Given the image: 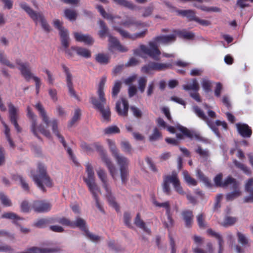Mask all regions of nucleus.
I'll list each match as a JSON object with an SVG mask.
<instances>
[{
    "label": "nucleus",
    "mask_w": 253,
    "mask_h": 253,
    "mask_svg": "<svg viewBox=\"0 0 253 253\" xmlns=\"http://www.w3.org/2000/svg\"><path fill=\"white\" fill-rule=\"evenodd\" d=\"M61 67L63 70V72L66 75V82L67 86L68 89V92L70 95L76 98L77 100L79 99V96L76 94V92L74 88L73 83V76L70 73L69 69L65 65L62 64Z\"/></svg>",
    "instance_id": "ddd939ff"
},
{
    "label": "nucleus",
    "mask_w": 253,
    "mask_h": 253,
    "mask_svg": "<svg viewBox=\"0 0 253 253\" xmlns=\"http://www.w3.org/2000/svg\"><path fill=\"white\" fill-rule=\"evenodd\" d=\"M182 216L185 222V225L187 228L191 227L193 223V213L189 210L184 211L182 212Z\"/></svg>",
    "instance_id": "c85d7f7f"
},
{
    "label": "nucleus",
    "mask_w": 253,
    "mask_h": 253,
    "mask_svg": "<svg viewBox=\"0 0 253 253\" xmlns=\"http://www.w3.org/2000/svg\"><path fill=\"white\" fill-rule=\"evenodd\" d=\"M183 88L185 90H192L195 92H197L200 89V86L196 79H194L192 80V84L183 85Z\"/></svg>",
    "instance_id": "37998d69"
},
{
    "label": "nucleus",
    "mask_w": 253,
    "mask_h": 253,
    "mask_svg": "<svg viewBox=\"0 0 253 253\" xmlns=\"http://www.w3.org/2000/svg\"><path fill=\"white\" fill-rule=\"evenodd\" d=\"M0 63L4 64L11 69L15 68V65L11 63L7 59L6 55L3 52H0Z\"/></svg>",
    "instance_id": "de8ad7c7"
},
{
    "label": "nucleus",
    "mask_w": 253,
    "mask_h": 253,
    "mask_svg": "<svg viewBox=\"0 0 253 253\" xmlns=\"http://www.w3.org/2000/svg\"><path fill=\"white\" fill-rule=\"evenodd\" d=\"M202 87L206 92H209L211 91V82L208 80L203 79L202 82Z\"/></svg>",
    "instance_id": "338daca9"
},
{
    "label": "nucleus",
    "mask_w": 253,
    "mask_h": 253,
    "mask_svg": "<svg viewBox=\"0 0 253 253\" xmlns=\"http://www.w3.org/2000/svg\"><path fill=\"white\" fill-rule=\"evenodd\" d=\"M120 25L127 28H129L132 26L136 27L139 26L144 27L145 26L144 23L140 21H137L133 17H128L126 21L121 22Z\"/></svg>",
    "instance_id": "bb28decb"
},
{
    "label": "nucleus",
    "mask_w": 253,
    "mask_h": 253,
    "mask_svg": "<svg viewBox=\"0 0 253 253\" xmlns=\"http://www.w3.org/2000/svg\"><path fill=\"white\" fill-rule=\"evenodd\" d=\"M95 59L101 64H107L109 62V57L104 54L99 53L96 55Z\"/></svg>",
    "instance_id": "3c124183"
},
{
    "label": "nucleus",
    "mask_w": 253,
    "mask_h": 253,
    "mask_svg": "<svg viewBox=\"0 0 253 253\" xmlns=\"http://www.w3.org/2000/svg\"><path fill=\"white\" fill-rule=\"evenodd\" d=\"M117 4L126 7L130 10H135L137 6L127 0H113Z\"/></svg>",
    "instance_id": "c9c22d12"
},
{
    "label": "nucleus",
    "mask_w": 253,
    "mask_h": 253,
    "mask_svg": "<svg viewBox=\"0 0 253 253\" xmlns=\"http://www.w3.org/2000/svg\"><path fill=\"white\" fill-rule=\"evenodd\" d=\"M237 221V218L235 217L226 216L224 218V221L221 225L224 227L232 226Z\"/></svg>",
    "instance_id": "4d7b16f0"
},
{
    "label": "nucleus",
    "mask_w": 253,
    "mask_h": 253,
    "mask_svg": "<svg viewBox=\"0 0 253 253\" xmlns=\"http://www.w3.org/2000/svg\"><path fill=\"white\" fill-rule=\"evenodd\" d=\"M65 16L70 21L75 20L77 16V13L75 10L69 8L64 10Z\"/></svg>",
    "instance_id": "09e8293b"
},
{
    "label": "nucleus",
    "mask_w": 253,
    "mask_h": 253,
    "mask_svg": "<svg viewBox=\"0 0 253 253\" xmlns=\"http://www.w3.org/2000/svg\"><path fill=\"white\" fill-rule=\"evenodd\" d=\"M178 14L182 16L186 17L189 21H195L197 18L195 12L192 10H182L178 11Z\"/></svg>",
    "instance_id": "e433bc0d"
},
{
    "label": "nucleus",
    "mask_w": 253,
    "mask_h": 253,
    "mask_svg": "<svg viewBox=\"0 0 253 253\" xmlns=\"http://www.w3.org/2000/svg\"><path fill=\"white\" fill-rule=\"evenodd\" d=\"M207 232L209 235L216 238L218 240L219 250L223 249V241L221 235L219 233L213 231L211 229H209L207 230Z\"/></svg>",
    "instance_id": "a19ab883"
},
{
    "label": "nucleus",
    "mask_w": 253,
    "mask_h": 253,
    "mask_svg": "<svg viewBox=\"0 0 253 253\" xmlns=\"http://www.w3.org/2000/svg\"><path fill=\"white\" fill-rule=\"evenodd\" d=\"M27 115L30 119L31 122L30 130L32 133L39 139H41V137L38 134V132H41L44 136L48 138H50L51 135L49 130L45 128L42 124H37V119L36 115L33 113L30 107L27 108Z\"/></svg>",
    "instance_id": "20e7f679"
},
{
    "label": "nucleus",
    "mask_w": 253,
    "mask_h": 253,
    "mask_svg": "<svg viewBox=\"0 0 253 253\" xmlns=\"http://www.w3.org/2000/svg\"><path fill=\"white\" fill-rule=\"evenodd\" d=\"M238 237V242L240 243L244 247H249L250 246L249 243V239L246 237V236L240 232H238L237 233Z\"/></svg>",
    "instance_id": "79ce46f5"
},
{
    "label": "nucleus",
    "mask_w": 253,
    "mask_h": 253,
    "mask_svg": "<svg viewBox=\"0 0 253 253\" xmlns=\"http://www.w3.org/2000/svg\"><path fill=\"white\" fill-rule=\"evenodd\" d=\"M74 36L77 42H83L86 45H92L94 42L93 39L89 35L75 32Z\"/></svg>",
    "instance_id": "5701e85b"
},
{
    "label": "nucleus",
    "mask_w": 253,
    "mask_h": 253,
    "mask_svg": "<svg viewBox=\"0 0 253 253\" xmlns=\"http://www.w3.org/2000/svg\"><path fill=\"white\" fill-rule=\"evenodd\" d=\"M1 218L14 220V221H17L18 220L20 219V217H19L17 214L12 212L3 213L1 215Z\"/></svg>",
    "instance_id": "680f3d73"
},
{
    "label": "nucleus",
    "mask_w": 253,
    "mask_h": 253,
    "mask_svg": "<svg viewBox=\"0 0 253 253\" xmlns=\"http://www.w3.org/2000/svg\"><path fill=\"white\" fill-rule=\"evenodd\" d=\"M153 203L156 206L159 207H163L166 210V214L168 216V219L169 220V223L168 224L167 223L165 222L164 224L166 227L169 228L170 225H171L172 221L170 215V207L169 202L166 201L164 203H159L157 201H154Z\"/></svg>",
    "instance_id": "4be33fe9"
},
{
    "label": "nucleus",
    "mask_w": 253,
    "mask_h": 253,
    "mask_svg": "<svg viewBox=\"0 0 253 253\" xmlns=\"http://www.w3.org/2000/svg\"><path fill=\"white\" fill-rule=\"evenodd\" d=\"M113 158L119 166L122 182L126 183L128 180L129 160L120 153L114 156Z\"/></svg>",
    "instance_id": "0eeeda50"
},
{
    "label": "nucleus",
    "mask_w": 253,
    "mask_h": 253,
    "mask_svg": "<svg viewBox=\"0 0 253 253\" xmlns=\"http://www.w3.org/2000/svg\"><path fill=\"white\" fill-rule=\"evenodd\" d=\"M104 132L105 134L110 135L119 133L120 132V130L116 126H112L105 128Z\"/></svg>",
    "instance_id": "052dcab7"
},
{
    "label": "nucleus",
    "mask_w": 253,
    "mask_h": 253,
    "mask_svg": "<svg viewBox=\"0 0 253 253\" xmlns=\"http://www.w3.org/2000/svg\"><path fill=\"white\" fill-rule=\"evenodd\" d=\"M96 8L103 18L111 20H113L115 19L114 16H113L110 14L107 13L102 5H97Z\"/></svg>",
    "instance_id": "603ef678"
},
{
    "label": "nucleus",
    "mask_w": 253,
    "mask_h": 253,
    "mask_svg": "<svg viewBox=\"0 0 253 253\" xmlns=\"http://www.w3.org/2000/svg\"><path fill=\"white\" fill-rule=\"evenodd\" d=\"M176 34L174 33V34L169 35H163L156 37L154 38L155 41L156 43L157 42H161L162 43L167 44L171 42H173L176 40Z\"/></svg>",
    "instance_id": "cd10ccee"
},
{
    "label": "nucleus",
    "mask_w": 253,
    "mask_h": 253,
    "mask_svg": "<svg viewBox=\"0 0 253 253\" xmlns=\"http://www.w3.org/2000/svg\"><path fill=\"white\" fill-rule=\"evenodd\" d=\"M172 66V65L170 63L150 62L142 67L141 71L143 73L150 74L152 71H164L171 68Z\"/></svg>",
    "instance_id": "9d476101"
},
{
    "label": "nucleus",
    "mask_w": 253,
    "mask_h": 253,
    "mask_svg": "<svg viewBox=\"0 0 253 253\" xmlns=\"http://www.w3.org/2000/svg\"><path fill=\"white\" fill-rule=\"evenodd\" d=\"M32 208L37 212H45L51 209V206L44 201H36L32 204Z\"/></svg>",
    "instance_id": "f3484780"
},
{
    "label": "nucleus",
    "mask_w": 253,
    "mask_h": 253,
    "mask_svg": "<svg viewBox=\"0 0 253 253\" xmlns=\"http://www.w3.org/2000/svg\"><path fill=\"white\" fill-rule=\"evenodd\" d=\"M90 192L92 194L93 198L95 201L96 206L101 211H103V208L101 205L99 203L98 197L97 196V193L100 192V189H99V190H93Z\"/></svg>",
    "instance_id": "e2e57ef3"
},
{
    "label": "nucleus",
    "mask_w": 253,
    "mask_h": 253,
    "mask_svg": "<svg viewBox=\"0 0 253 253\" xmlns=\"http://www.w3.org/2000/svg\"><path fill=\"white\" fill-rule=\"evenodd\" d=\"M193 111L198 117H199L200 119H202L206 122L209 120V119L206 116L204 111L202 109H201L198 106H194L193 107Z\"/></svg>",
    "instance_id": "864d4df0"
},
{
    "label": "nucleus",
    "mask_w": 253,
    "mask_h": 253,
    "mask_svg": "<svg viewBox=\"0 0 253 253\" xmlns=\"http://www.w3.org/2000/svg\"><path fill=\"white\" fill-rule=\"evenodd\" d=\"M179 180L177 174L175 171H172L171 175H165L164 177L162 183V189L164 193L167 195H170L171 189L169 183H171L173 186Z\"/></svg>",
    "instance_id": "f8f14e48"
},
{
    "label": "nucleus",
    "mask_w": 253,
    "mask_h": 253,
    "mask_svg": "<svg viewBox=\"0 0 253 253\" xmlns=\"http://www.w3.org/2000/svg\"><path fill=\"white\" fill-rule=\"evenodd\" d=\"M61 43L62 45L61 49L65 52V54L69 57H73L74 56L73 52L75 51L72 49V47L71 48H69V46L70 44L71 40L70 37L66 38L63 37L62 40H60Z\"/></svg>",
    "instance_id": "b1692460"
},
{
    "label": "nucleus",
    "mask_w": 253,
    "mask_h": 253,
    "mask_svg": "<svg viewBox=\"0 0 253 253\" xmlns=\"http://www.w3.org/2000/svg\"><path fill=\"white\" fill-rule=\"evenodd\" d=\"M147 79L145 77H142L138 80V88L141 93L144 92L147 84Z\"/></svg>",
    "instance_id": "5fc2aeb1"
},
{
    "label": "nucleus",
    "mask_w": 253,
    "mask_h": 253,
    "mask_svg": "<svg viewBox=\"0 0 253 253\" xmlns=\"http://www.w3.org/2000/svg\"><path fill=\"white\" fill-rule=\"evenodd\" d=\"M173 33H175L176 36L186 40H192L195 37L194 33L188 32L186 30H174Z\"/></svg>",
    "instance_id": "7c9ffc66"
},
{
    "label": "nucleus",
    "mask_w": 253,
    "mask_h": 253,
    "mask_svg": "<svg viewBox=\"0 0 253 253\" xmlns=\"http://www.w3.org/2000/svg\"><path fill=\"white\" fill-rule=\"evenodd\" d=\"M7 105L8 107L9 118L10 122L13 125L17 132H21L22 128L17 122L19 118V108L15 106L11 102H7Z\"/></svg>",
    "instance_id": "9b49d317"
},
{
    "label": "nucleus",
    "mask_w": 253,
    "mask_h": 253,
    "mask_svg": "<svg viewBox=\"0 0 253 253\" xmlns=\"http://www.w3.org/2000/svg\"><path fill=\"white\" fill-rule=\"evenodd\" d=\"M22 76L27 80H29L33 76L29 69V64L26 62L25 65H22V67H19Z\"/></svg>",
    "instance_id": "4c0bfd02"
},
{
    "label": "nucleus",
    "mask_w": 253,
    "mask_h": 253,
    "mask_svg": "<svg viewBox=\"0 0 253 253\" xmlns=\"http://www.w3.org/2000/svg\"><path fill=\"white\" fill-rule=\"evenodd\" d=\"M106 82V77H102L98 84L97 88V95L98 98L94 97L90 98L91 103L94 108L99 111L102 115V118L107 121H109L111 112L108 106L106 105V99L105 97L104 88Z\"/></svg>",
    "instance_id": "f257e3e1"
},
{
    "label": "nucleus",
    "mask_w": 253,
    "mask_h": 253,
    "mask_svg": "<svg viewBox=\"0 0 253 253\" xmlns=\"http://www.w3.org/2000/svg\"><path fill=\"white\" fill-rule=\"evenodd\" d=\"M161 137V132L157 127H155L153 130L152 134L149 136V140L150 141H154L158 140Z\"/></svg>",
    "instance_id": "69168bd1"
},
{
    "label": "nucleus",
    "mask_w": 253,
    "mask_h": 253,
    "mask_svg": "<svg viewBox=\"0 0 253 253\" xmlns=\"http://www.w3.org/2000/svg\"><path fill=\"white\" fill-rule=\"evenodd\" d=\"M71 227L79 228L84 232L87 229L85 221L84 219L79 217H77L75 221H72Z\"/></svg>",
    "instance_id": "72a5a7b5"
},
{
    "label": "nucleus",
    "mask_w": 253,
    "mask_h": 253,
    "mask_svg": "<svg viewBox=\"0 0 253 253\" xmlns=\"http://www.w3.org/2000/svg\"><path fill=\"white\" fill-rule=\"evenodd\" d=\"M54 26L59 31L60 40H62L63 37H69V33L67 29L62 26V23L58 19H56L53 22Z\"/></svg>",
    "instance_id": "c756f323"
},
{
    "label": "nucleus",
    "mask_w": 253,
    "mask_h": 253,
    "mask_svg": "<svg viewBox=\"0 0 253 253\" xmlns=\"http://www.w3.org/2000/svg\"><path fill=\"white\" fill-rule=\"evenodd\" d=\"M1 122H2V124L3 125V126H4V129H5V130H4V134L5 135L6 139L8 141L10 147L13 148V147H14L15 145H14L12 140L11 139V138L10 137V128H9L8 126L3 121H2Z\"/></svg>",
    "instance_id": "49530a36"
},
{
    "label": "nucleus",
    "mask_w": 253,
    "mask_h": 253,
    "mask_svg": "<svg viewBox=\"0 0 253 253\" xmlns=\"http://www.w3.org/2000/svg\"><path fill=\"white\" fill-rule=\"evenodd\" d=\"M20 6L36 23L38 21L40 22L42 28L45 31L47 32L50 31V26L42 13L36 12L25 2L21 3Z\"/></svg>",
    "instance_id": "423d86ee"
},
{
    "label": "nucleus",
    "mask_w": 253,
    "mask_h": 253,
    "mask_svg": "<svg viewBox=\"0 0 253 253\" xmlns=\"http://www.w3.org/2000/svg\"><path fill=\"white\" fill-rule=\"evenodd\" d=\"M245 191L250 194L249 196L244 198L245 203L253 202V177L249 179L246 183Z\"/></svg>",
    "instance_id": "393cba45"
},
{
    "label": "nucleus",
    "mask_w": 253,
    "mask_h": 253,
    "mask_svg": "<svg viewBox=\"0 0 253 253\" xmlns=\"http://www.w3.org/2000/svg\"><path fill=\"white\" fill-rule=\"evenodd\" d=\"M148 44L149 47H147L144 44L140 45L139 49L137 48L134 50V54L136 55L140 56V51H142L154 60H159L161 52L158 48L157 43L151 41L149 42Z\"/></svg>",
    "instance_id": "39448f33"
},
{
    "label": "nucleus",
    "mask_w": 253,
    "mask_h": 253,
    "mask_svg": "<svg viewBox=\"0 0 253 253\" xmlns=\"http://www.w3.org/2000/svg\"><path fill=\"white\" fill-rule=\"evenodd\" d=\"M72 49L75 50L78 55L83 57L88 58L91 56L90 51L86 48L78 46H72Z\"/></svg>",
    "instance_id": "473e14b6"
},
{
    "label": "nucleus",
    "mask_w": 253,
    "mask_h": 253,
    "mask_svg": "<svg viewBox=\"0 0 253 253\" xmlns=\"http://www.w3.org/2000/svg\"><path fill=\"white\" fill-rule=\"evenodd\" d=\"M98 23L100 28V30L98 31L99 37L101 38H104L105 36L108 37V35L110 34L109 33V29L105 23L103 21L99 20Z\"/></svg>",
    "instance_id": "f704fd0d"
},
{
    "label": "nucleus",
    "mask_w": 253,
    "mask_h": 253,
    "mask_svg": "<svg viewBox=\"0 0 253 253\" xmlns=\"http://www.w3.org/2000/svg\"><path fill=\"white\" fill-rule=\"evenodd\" d=\"M198 224L200 228H206L207 227L205 220V217L203 213H200L197 216Z\"/></svg>",
    "instance_id": "0e129e2a"
},
{
    "label": "nucleus",
    "mask_w": 253,
    "mask_h": 253,
    "mask_svg": "<svg viewBox=\"0 0 253 253\" xmlns=\"http://www.w3.org/2000/svg\"><path fill=\"white\" fill-rule=\"evenodd\" d=\"M38 174L31 173V177L37 186L43 192L45 191L44 185L48 187L52 186L51 179L47 173V169L43 164H39L38 166Z\"/></svg>",
    "instance_id": "7ed1b4c3"
},
{
    "label": "nucleus",
    "mask_w": 253,
    "mask_h": 253,
    "mask_svg": "<svg viewBox=\"0 0 253 253\" xmlns=\"http://www.w3.org/2000/svg\"><path fill=\"white\" fill-rule=\"evenodd\" d=\"M233 163L237 168L242 170L246 174L250 175L251 174L250 169L244 164L240 163L236 160L233 161Z\"/></svg>",
    "instance_id": "c03bdc74"
},
{
    "label": "nucleus",
    "mask_w": 253,
    "mask_h": 253,
    "mask_svg": "<svg viewBox=\"0 0 253 253\" xmlns=\"http://www.w3.org/2000/svg\"><path fill=\"white\" fill-rule=\"evenodd\" d=\"M196 176L197 177L203 182L206 186L208 187H211L212 184L209 178L206 177L203 172L199 169L196 170Z\"/></svg>",
    "instance_id": "58836bf2"
},
{
    "label": "nucleus",
    "mask_w": 253,
    "mask_h": 253,
    "mask_svg": "<svg viewBox=\"0 0 253 253\" xmlns=\"http://www.w3.org/2000/svg\"><path fill=\"white\" fill-rule=\"evenodd\" d=\"M101 159L106 165L113 179L116 181L117 180V169L112 163L110 159L105 153L103 152L101 154Z\"/></svg>",
    "instance_id": "dca6fc26"
},
{
    "label": "nucleus",
    "mask_w": 253,
    "mask_h": 253,
    "mask_svg": "<svg viewBox=\"0 0 253 253\" xmlns=\"http://www.w3.org/2000/svg\"><path fill=\"white\" fill-rule=\"evenodd\" d=\"M222 177L223 175L221 173L214 177L213 181L216 186L226 188L231 184H233L234 187L237 186V184L235 178L231 176H228L222 181Z\"/></svg>",
    "instance_id": "4468645a"
},
{
    "label": "nucleus",
    "mask_w": 253,
    "mask_h": 253,
    "mask_svg": "<svg viewBox=\"0 0 253 253\" xmlns=\"http://www.w3.org/2000/svg\"><path fill=\"white\" fill-rule=\"evenodd\" d=\"M236 183L237 185L235 187H234L233 184H230L231 188L233 189L234 191L227 194L226 199L227 201H232L241 195L242 192L239 188L240 183L237 180Z\"/></svg>",
    "instance_id": "a878e982"
},
{
    "label": "nucleus",
    "mask_w": 253,
    "mask_h": 253,
    "mask_svg": "<svg viewBox=\"0 0 253 253\" xmlns=\"http://www.w3.org/2000/svg\"><path fill=\"white\" fill-rule=\"evenodd\" d=\"M107 142L113 157L120 153L118 150L117 149L115 142L114 141L111 139H107Z\"/></svg>",
    "instance_id": "13d9d810"
},
{
    "label": "nucleus",
    "mask_w": 253,
    "mask_h": 253,
    "mask_svg": "<svg viewBox=\"0 0 253 253\" xmlns=\"http://www.w3.org/2000/svg\"><path fill=\"white\" fill-rule=\"evenodd\" d=\"M97 174L101 180L103 188L106 191V197L109 204L116 209L118 208V205L115 201L114 198L112 196L111 193V189L108 181L107 173L104 169L99 168L96 170Z\"/></svg>",
    "instance_id": "6e6552de"
},
{
    "label": "nucleus",
    "mask_w": 253,
    "mask_h": 253,
    "mask_svg": "<svg viewBox=\"0 0 253 253\" xmlns=\"http://www.w3.org/2000/svg\"><path fill=\"white\" fill-rule=\"evenodd\" d=\"M135 225L139 228L142 229L145 232L150 234L151 230L146 226L145 223L140 218V215L138 213L134 221Z\"/></svg>",
    "instance_id": "2f4dec72"
},
{
    "label": "nucleus",
    "mask_w": 253,
    "mask_h": 253,
    "mask_svg": "<svg viewBox=\"0 0 253 253\" xmlns=\"http://www.w3.org/2000/svg\"><path fill=\"white\" fill-rule=\"evenodd\" d=\"M128 103L124 98H121V101H118L116 105V110L119 115L126 116L128 113Z\"/></svg>",
    "instance_id": "aec40b11"
},
{
    "label": "nucleus",
    "mask_w": 253,
    "mask_h": 253,
    "mask_svg": "<svg viewBox=\"0 0 253 253\" xmlns=\"http://www.w3.org/2000/svg\"><path fill=\"white\" fill-rule=\"evenodd\" d=\"M35 108L38 111L39 115L42 118V122L47 126H50L52 128V132L59 139L60 142L62 144L64 147H66V143L64 138L61 135L58 129V122L56 119H52L49 121V118L46 114L45 110L43 106L40 102L37 103L35 105Z\"/></svg>",
    "instance_id": "f03ea898"
},
{
    "label": "nucleus",
    "mask_w": 253,
    "mask_h": 253,
    "mask_svg": "<svg viewBox=\"0 0 253 253\" xmlns=\"http://www.w3.org/2000/svg\"><path fill=\"white\" fill-rule=\"evenodd\" d=\"M84 235L86 238L92 242H97L101 239V237L90 232L87 228L84 230Z\"/></svg>",
    "instance_id": "bf43d9fd"
},
{
    "label": "nucleus",
    "mask_w": 253,
    "mask_h": 253,
    "mask_svg": "<svg viewBox=\"0 0 253 253\" xmlns=\"http://www.w3.org/2000/svg\"><path fill=\"white\" fill-rule=\"evenodd\" d=\"M85 171L87 173V177H84L83 179L88 186L89 191L99 190L100 188L95 182V176L93 168L89 163L85 165Z\"/></svg>",
    "instance_id": "1a4fd4ad"
},
{
    "label": "nucleus",
    "mask_w": 253,
    "mask_h": 253,
    "mask_svg": "<svg viewBox=\"0 0 253 253\" xmlns=\"http://www.w3.org/2000/svg\"><path fill=\"white\" fill-rule=\"evenodd\" d=\"M113 28V29L118 32L122 37L131 39V35H130L127 31L117 26H114Z\"/></svg>",
    "instance_id": "6e6d98bb"
},
{
    "label": "nucleus",
    "mask_w": 253,
    "mask_h": 253,
    "mask_svg": "<svg viewBox=\"0 0 253 253\" xmlns=\"http://www.w3.org/2000/svg\"><path fill=\"white\" fill-rule=\"evenodd\" d=\"M0 200L2 204L5 207H10L12 205L10 200L2 193L0 194Z\"/></svg>",
    "instance_id": "774afa93"
},
{
    "label": "nucleus",
    "mask_w": 253,
    "mask_h": 253,
    "mask_svg": "<svg viewBox=\"0 0 253 253\" xmlns=\"http://www.w3.org/2000/svg\"><path fill=\"white\" fill-rule=\"evenodd\" d=\"M236 127L238 133L244 138H250L252 134L251 127L245 123L236 124Z\"/></svg>",
    "instance_id": "6ab92c4d"
},
{
    "label": "nucleus",
    "mask_w": 253,
    "mask_h": 253,
    "mask_svg": "<svg viewBox=\"0 0 253 253\" xmlns=\"http://www.w3.org/2000/svg\"><path fill=\"white\" fill-rule=\"evenodd\" d=\"M122 86V83L120 81H116L112 89V96L116 98L119 93Z\"/></svg>",
    "instance_id": "8fccbe9b"
},
{
    "label": "nucleus",
    "mask_w": 253,
    "mask_h": 253,
    "mask_svg": "<svg viewBox=\"0 0 253 253\" xmlns=\"http://www.w3.org/2000/svg\"><path fill=\"white\" fill-rule=\"evenodd\" d=\"M109 38V49L112 50L113 49H117L121 52H126L127 49L125 46L122 45L119 40L115 37L111 35H108Z\"/></svg>",
    "instance_id": "a211bd4d"
},
{
    "label": "nucleus",
    "mask_w": 253,
    "mask_h": 253,
    "mask_svg": "<svg viewBox=\"0 0 253 253\" xmlns=\"http://www.w3.org/2000/svg\"><path fill=\"white\" fill-rule=\"evenodd\" d=\"M182 174L184 179L188 185L191 186H196L197 185L196 180L192 178L187 171L184 170Z\"/></svg>",
    "instance_id": "ea45409f"
},
{
    "label": "nucleus",
    "mask_w": 253,
    "mask_h": 253,
    "mask_svg": "<svg viewBox=\"0 0 253 253\" xmlns=\"http://www.w3.org/2000/svg\"><path fill=\"white\" fill-rule=\"evenodd\" d=\"M195 152L205 161L210 157V152L208 149H203L200 146H198L197 149L195 150Z\"/></svg>",
    "instance_id": "a18cd8bd"
},
{
    "label": "nucleus",
    "mask_w": 253,
    "mask_h": 253,
    "mask_svg": "<svg viewBox=\"0 0 253 253\" xmlns=\"http://www.w3.org/2000/svg\"><path fill=\"white\" fill-rule=\"evenodd\" d=\"M101 159L106 165L113 179L116 181L117 180V169L112 163L110 159L105 153L103 152L101 154Z\"/></svg>",
    "instance_id": "2eb2a0df"
},
{
    "label": "nucleus",
    "mask_w": 253,
    "mask_h": 253,
    "mask_svg": "<svg viewBox=\"0 0 253 253\" xmlns=\"http://www.w3.org/2000/svg\"><path fill=\"white\" fill-rule=\"evenodd\" d=\"M179 130L187 137L191 139H195L199 141H204L205 138L201 136L199 133L188 129L187 128L180 126L179 127Z\"/></svg>",
    "instance_id": "412c9836"
}]
</instances>
